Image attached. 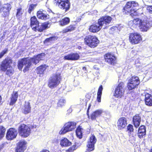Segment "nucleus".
Wrapping results in <instances>:
<instances>
[{
	"label": "nucleus",
	"instance_id": "obj_1",
	"mask_svg": "<svg viewBox=\"0 0 152 152\" xmlns=\"http://www.w3.org/2000/svg\"><path fill=\"white\" fill-rule=\"evenodd\" d=\"M45 56V53H42L30 58H24L18 61V68L20 70H21L23 66H25L23 71L24 72H26L29 69L32 63L36 64L40 60H43Z\"/></svg>",
	"mask_w": 152,
	"mask_h": 152
},
{
	"label": "nucleus",
	"instance_id": "obj_2",
	"mask_svg": "<svg viewBox=\"0 0 152 152\" xmlns=\"http://www.w3.org/2000/svg\"><path fill=\"white\" fill-rule=\"evenodd\" d=\"M112 18L110 16H106L101 18L98 20V23L91 25L89 31L93 33L97 32L99 31L102 26L104 28H106L111 23Z\"/></svg>",
	"mask_w": 152,
	"mask_h": 152
},
{
	"label": "nucleus",
	"instance_id": "obj_3",
	"mask_svg": "<svg viewBox=\"0 0 152 152\" xmlns=\"http://www.w3.org/2000/svg\"><path fill=\"white\" fill-rule=\"evenodd\" d=\"M128 24L130 26H138L142 31H146L152 26V22L137 18L129 21Z\"/></svg>",
	"mask_w": 152,
	"mask_h": 152
},
{
	"label": "nucleus",
	"instance_id": "obj_4",
	"mask_svg": "<svg viewBox=\"0 0 152 152\" xmlns=\"http://www.w3.org/2000/svg\"><path fill=\"white\" fill-rule=\"evenodd\" d=\"M138 7L137 3L135 1L128 2L124 8L123 12L127 14H129L131 16L138 15L137 9Z\"/></svg>",
	"mask_w": 152,
	"mask_h": 152
},
{
	"label": "nucleus",
	"instance_id": "obj_5",
	"mask_svg": "<svg viewBox=\"0 0 152 152\" xmlns=\"http://www.w3.org/2000/svg\"><path fill=\"white\" fill-rule=\"evenodd\" d=\"M85 43L91 48L96 47L99 43V41L95 36L88 35L84 38Z\"/></svg>",
	"mask_w": 152,
	"mask_h": 152
},
{
	"label": "nucleus",
	"instance_id": "obj_6",
	"mask_svg": "<svg viewBox=\"0 0 152 152\" xmlns=\"http://www.w3.org/2000/svg\"><path fill=\"white\" fill-rule=\"evenodd\" d=\"M54 4L65 12L69 9L70 6V3L69 0H54Z\"/></svg>",
	"mask_w": 152,
	"mask_h": 152
},
{
	"label": "nucleus",
	"instance_id": "obj_7",
	"mask_svg": "<svg viewBox=\"0 0 152 152\" xmlns=\"http://www.w3.org/2000/svg\"><path fill=\"white\" fill-rule=\"evenodd\" d=\"M76 123L74 122L66 123L59 132V134H64L67 132L72 131L76 128Z\"/></svg>",
	"mask_w": 152,
	"mask_h": 152
},
{
	"label": "nucleus",
	"instance_id": "obj_8",
	"mask_svg": "<svg viewBox=\"0 0 152 152\" xmlns=\"http://www.w3.org/2000/svg\"><path fill=\"white\" fill-rule=\"evenodd\" d=\"M60 80V75L56 74L53 75L49 79L48 84V86L51 88L56 87L59 84Z\"/></svg>",
	"mask_w": 152,
	"mask_h": 152
},
{
	"label": "nucleus",
	"instance_id": "obj_9",
	"mask_svg": "<svg viewBox=\"0 0 152 152\" xmlns=\"http://www.w3.org/2000/svg\"><path fill=\"white\" fill-rule=\"evenodd\" d=\"M18 131L20 136L24 138L28 136L31 132L30 128L25 124H22L20 126Z\"/></svg>",
	"mask_w": 152,
	"mask_h": 152
},
{
	"label": "nucleus",
	"instance_id": "obj_10",
	"mask_svg": "<svg viewBox=\"0 0 152 152\" xmlns=\"http://www.w3.org/2000/svg\"><path fill=\"white\" fill-rule=\"evenodd\" d=\"M123 83H120L115 88L114 96L115 97L121 98L124 96V89Z\"/></svg>",
	"mask_w": 152,
	"mask_h": 152
},
{
	"label": "nucleus",
	"instance_id": "obj_11",
	"mask_svg": "<svg viewBox=\"0 0 152 152\" xmlns=\"http://www.w3.org/2000/svg\"><path fill=\"white\" fill-rule=\"evenodd\" d=\"M142 39L141 36L138 33H131L130 34L129 40L132 44H136L140 43Z\"/></svg>",
	"mask_w": 152,
	"mask_h": 152
},
{
	"label": "nucleus",
	"instance_id": "obj_12",
	"mask_svg": "<svg viewBox=\"0 0 152 152\" xmlns=\"http://www.w3.org/2000/svg\"><path fill=\"white\" fill-rule=\"evenodd\" d=\"M97 141V139L94 135H91L88 141L87 146V150L89 152L93 151L94 149V145Z\"/></svg>",
	"mask_w": 152,
	"mask_h": 152
},
{
	"label": "nucleus",
	"instance_id": "obj_13",
	"mask_svg": "<svg viewBox=\"0 0 152 152\" xmlns=\"http://www.w3.org/2000/svg\"><path fill=\"white\" fill-rule=\"evenodd\" d=\"M140 81L139 77L137 76H133L129 80L128 87L129 89L132 90L135 88L140 84Z\"/></svg>",
	"mask_w": 152,
	"mask_h": 152
},
{
	"label": "nucleus",
	"instance_id": "obj_14",
	"mask_svg": "<svg viewBox=\"0 0 152 152\" xmlns=\"http://www.w3.org/2000/svg\"><path fill=\"white\" fill-rule=\"evenodd\" d=\"M27 142L25 140H20L16 144V152H24L27 147Z\"/></svg>",
	"mask_w": 152,
	"mask_h": 152
},
{
	"label": "nucleus",
	"instance_id": "obj_15",
	"mask_svg": "<svg viewBox=\"0 0 152 152\" xmlns=\"http://www.w3.org/2000/svg\"><path fill=\"white\" fill-rule=\"evenodd\" d=\"M17 134V132L15 129L10 128L8 130L7 133V139L8 140H12L16 137Z\"/></svg>",
	"mask_w": 152,
	"mask_h": 152
},
{
	"label": "nucleus",
	"instance_id": "obj_16",
	"mask_svg": "<svg viewBox=\"0 0 152 152\" xmlns=\"http://www.w3.org/2000/svg\"><path fill=\"white\" fill-rule=\"evenodd\" d=\"M12 61L10 59H5L3 61L0 66V68L2 71H5L6 69L11 66Z\"/></svg>",
	"mask_w": 152,
	"mask_h": 152
},
{
	"label": "nucleus",
	"instance_id": "obj_17",
	"mask_svg": "<svg viewBox=\"0 0 152 152\" xmlns=\"http://www.w3.org/2000/svg\"><path fill=\"white\" fill-rule=\"evenodd\" d=\"M127 124V120L125 117H121L120 118L117 122V126L118 129H121L124 128Z\"/></svg>",
	"mask_w": 152,
	"mask_h": 152
},
{
	"label": "nucleus",
	"instance_id": "obj_18",
	"mask_svg": "<svg viewBox=\"0 0 152 152\" xmlns=\"http://www.w3.org/2000/svg\"><path fill=\"white\" fill-rule=\"evenodd\" d=\"M104 58L105 61L111 64L115 63L116 58L113 55L110 53H107L104 55Z\"/></svg>",
	"mask_w": 152,
	"mask_h": 152
},
{
	"label": "nucleus",
	"instance_id": "obj_19",
	"mask_svg": "<svg viewBox=\"0 0 152 152\" xmlns=\"http://www.w3.org/2000/svg\"><path fill=\"white\" fill-rule=\"evenodd\" d=\"M141 121V116L140 114H136L133 118V122L134 126L137 128L140 125Z\"/></svg>",
	"mask_w": 152,
	"mask_h": 152
},
{
	"label": "nucleus",
	"instance_id": "obj_20",
	"mask_svg": "<svg viewBox=\"0 0 152 152\" xmlns=\"http://www.w3.org/2000/svg\"><path fill=\"white\" fill-rule=\"evenodd\" d=\"M79 58V55L77 53H73L65 56L64 58L65 60H75Z\"/></svg>",
	"mask_w": 152,
	"mask_h": 152
},
{
	"label": "nucleus",
	"instance_id": "obj_21",
	"mask_svg": "<svg viewBox=\"0 0 152 152\" xmlns=\"http://www.w3.org/2000/svg\"><path fill=\"white\" fill-rule=\"evenodd\" d=\"M31 26L32 29L34 31L37 30V26L39 23L36 18L35 16L32 17L30 19Z\"/></svg>",
	"mask_w": 152,
	"mask_h": 152
},
{
	"label": "nucleus",
	"instance_id": "obj_22",
	"mask_svg": "<svg viewBox=\"0 0 152 152\" xmlns=\"http://www.w3.org/2000/svg\"><path fill=\"white\" fill-rule=\"evenodd\" d=\"M103 112L102 110H97L93 112L91 115V118L93 120H95L96 118L100 117Z\"/></svg>",
	"mask_w": 152,
	"mask_h": 152
},
{
	"label": "nucleus",
	"instance_id": "obj_23",
	"mask_svg": "<svg viewBox=\"0 0 152 152\" xmlns=\"http://www.w3.org/2000/svg\"><path fill=\"white\" fill-rule=\"evenodd\" d=\"M23 113L25 114L31 112V107L29 102H25L23 107Z\"/></svg>",
	"mask_w": 152,
	"mask_h": 152
},
{
	"label": "nucleus",
	"instance_id": "obj_24",
	"mask_svg": "<svg viewBox=\"0 0 152 152\" xmlns=\"http://www.w3.org/2000/svg\"><path fill=\"white\" fill-rule=\"evenodd\" d=\"M145 97L146 104L149 106H152V95L147 93L145 94Z\"/></svg>",
	"mask_w": 152,
	"mask_h": 152
},
{
	"label": "nucleus",
	"instance_id": "obj_25",
	"mask_svg": "<svg viewBox=\"0 0 152 152\" xmlns=\"http://www.w3.org/2000/svg\"><path fill=\"white\" fill-rule=\"evenodd\" d=\"M37 17L39 19L45 20H46L49 18V16L48 14L44 13L40 11L37 12Z\"/></svg>",
	"mask_w": 152,
	"mask_h": 152
},
{
	"label": "nucleus",
	"instance_id": "obj_26",
	"mask_svg": "<svg viewBox=\"0 0 152 152\" xmlns=\"http://www.w3.org/2000/svg\"><path fill=\"white\" fill-rule=\"evenodd\" d=\"M48 23H39L37 26V30L39 32H42L48 27Z\"/></svg>",
	"mask_w": 152,
	"mask_h": 152
},
{
	"label": "nucleus",
	"instance_id": "obj_27",
	"mask_svg": "<svg viewBox=\"0 0 152 152\" xmlns=\"http://www.w3.org/2000/svg\"><path fill=\"white\" fill-rule=\"evenodd\" d=\"M18 96V94L17 92H13L12 94L11 97V101L10 103V105H13L16 102Z\"/></svg>",
	"mask_w": 152,
	"mask_h": 152
},
{
	"label": "nucleus",
	"instance_id": "obj_28",
	"mask_svg": "<svg viewBox=\"0 0 152 152\" xmlns=\"http://www.w3.org/2000/svg\"><path fill=\"white\" fill-rule=\"evenodd\" d=\"M71 145V142L66 138H64L60 141V145L61 146L68 147Z\"/></svg>",
	"mask_w": 152,
	"mask_h": 152
},
{
	"label": "nucleus",
	"instance_id": "obj_29",
	"mask_svg": "<svg viewBox=\"0 0 152 152\" xmlns=\"http://www.w3.org/2000/svg\"><path fill=\"white\" fill-rule=\"evenodd\" d=\"M70 22L69 18H65L60 20L59 22L60 25L64 26L68 24Z\"/></svg>",
	"mask_w": 152,
	"mask_h": 152
},
{
	"label": "nucleus",
	"instance_id": "obj_30",
	"mask_svg": "<svg viewBox=\"0 0 152 152\" xmlns=\"http://www.w3.org/2000/svg\"><path fill=\"white\" fill-rule=\"evenodd\" d=\"M47 66L45 65L40 66L37 69L38 73L40 74H42L46 70Z\"/></svg>",
	"mask_w": 152,
	"mask_h": 152
},
{
	"label": "nucleus",
	"instance_id": "obj_31",
	"mask_svg": "<svg viewBox=\"0 0 152 152\" xmlns=\"http://www.w3.org/2000/svg\"><path fill=\"white\" fill-rule=\"evenodd\" d=\"M58 39L57 36H54L51 37L49 38H47L44 41V43H51L52 42Z\"/></svg>",
	"mask_w": 152,
	"mask_h": 152
},
{
	"label": "nucleus",
	"instance_id": "obj_32",
	"mask_svg": "<svg viewBox=\"0 0 152 152\" xmlns=\"http://www.w3.org/2000/svg\"><path fill=\"white\" fill-rule=\"evenodd\" d=\"M82 129L80 126H79L77 128L76 131V135L79 139H81L82 137Z\"/></svg>",
	"mask_w": 152,
	"mask_h": 152
},
{
	"label": "nucleus",
	"instance_id": "obj_33",
	"mask_svg": "<svg viewBox=\"0 0 152 152\" xmlns=\"http://www.w3.org/2000/svg\"><path fill=\"white\" fill-rule=\"evenodd\" d=\"M66 103V100L63 98L60 99L57 103V105L58 107H62L64 106Z\"/></svg>",
	"mask_w": 152,
	"mask_h": 152
},
{
	"label": "nucleus",
	"instance_id": "obj_34",
	"mask_svg": "<svg viewBox=\"0 0 152 152\" xmlns=\"http://www.w3.org/2000/svg\"><path fill=\"white\" fill-rule=\"evenodd\" d=\"M75 28V27L74 25H71L65 29H64L63 31V33H66L67 32L73 31L74 30Z\"/></svg>",
	"mask_w": 152,
	"mask_h": 152
},
{
	"label": "nucleus",
	"instance_id": "obj_35",
	"mask_svg": "<svg viewBox=\"0 0 152 152\" xmlns=\"http://www.w3.org/2000/svg\"><path fill=\"white\" fill-rule=\"evenodd\" d=\"M2 10L10 11L11 8V6L10 4H5L2 7Z\"/></svg>",
	"mask_w": 152,
	"mask_h": 152
},
{
	"label": "nucleus",
	"instance_id": "obj_36",
	"mask_svg": "<svg viewBox=\"0 0 152 152\" xmlns=\"http://www.w3.org/2000/svg\"><path fill=\"white\" fill-rule=\"evenodd\" d=\"M5 131V129L4 127L0 126V139L4 136Z\"/></svg>",
	"mask_w": 152,
	"mask_h": 152
},
{
	"label": "nucleus",
	"instance_id": "obj_37",
	"mask_svg": "<svg viewBox=\"0 0 152 152\" xmlns=\"http://www.w3.org/2000/svg\"><path fill=\"white\" fill-rule=\"evenodd\" d=\"M6 74L9 76L12 75L13 73L14 70L13 68L11 66L6 69Z\"/></svg>",
	"mask_w": 152,
	"mask_h": 152
},
{
	"label": "nucleus",
	"instance_id": "obj_38",
	"mask_svg": "<svg viewBox=\"0 0 152 152\" xmlns=\"http://www.w3.org/2000/svg\"><path fill=\"white\" fill-rule=\"evenodd\" d=\"M133 126L131 124H129L127 127V131H128L129 134H132V133L133 132L134 129H133Z\"/></svg>",
	"mask_w": 152,
	"mask_h": 152
},
{
	"label": "nucleus",
	"instance_id": "obj_39",
	"mask_svg": "<svg viewBox=\"0 0 152 152\" xmlns=\"http://www.w3.org/2000/svg\"><path fill=\"white\" fill-rule=\"evenodd\" d=\"M77 148L76 145H74L70 147L68 150H66V152H72Z\"/></svg>",
	"mask_w": 152,
	"mask_h": 152
},
{
	"label": "nucleus",
	"instance_id": "obj_40",
	"mask_svg": "<svg viewBox=\"0 0 152 152\" xmlns=\"http://www.w3.org/2000/svg\"><path fill=\"white\" fill-rule=\"evenodd\" d=\"M138 131L139 132H140L144 133L145 134L146 130L145 126H144L142 125L140 126L139 129Z\"/></svg>",
	"mask_w": 152,
	"mask_h": 152
},
{
	"label": "nucleus",
	"instance_id": "obj_41",
	"mask_svg": "<svg viewBox=\"0 0 152 152\" xmlns=\"http://www.w3.org/2000/svg\"><path fill=\"white\" fill-rule=\"evenodd\" d=\"M22 14V9L21 8H19L17 10L16 16L18 17L20 16Z\"/></svg>",
	"mask_w": 152,
	"mask_h": 152
},
{
	"label": "nucleus",
	"instance_id": "obj_42",
	"mask_svg": "<svg viewBox=\"0 0 152 152\" xmlns=\"http://www.w3.org/2000/svg\"><path fill=\"white\" fill-rule=\"evenodd\" d=\"M3 11V13L2 14V15L4 17H7L8 16L9 14V11Z\"/></svg>",
	"mask_w": 152,
	"mask_h": 152
},
{
	"label": "nucleus",
	"instance_id": "obj_43",
	"mask_svg": "<svg viewBox=\"0 0 152 152\" xmlns=\"http://www.w3.org/2000/svg\"><path fill=\"white\" fill-rule=\"evenodd\" d=\"M7 50L6 49L3 50L1 53H0V58H1L7 52Z\"/></svg>",
	"mask_w": 152,
	"mask_h": 152
},
{
	"label": "nucleus",
	"instance_id": "obj_44",
	"mask_svg": "<svg viewBox=\"0 0 152 152\" xmlns=\"http://www.w3.org/2000/svg\"><path fill=\"white\" fill-rule=\"evenodd\" d=\"M102 94H99L97 93V101L99 102H101V97Z\"/></svg>",
	"mask_w": 152,
	"mask_h": 152
},
{
	"label": "nucleus",
	"instance_id": "obj_45",
	"mask_svg": "<svg viewBox=\"0 0 152 152\" xmlns=\"http://www.w3.org/2000/svg\"><path fill=\"white\" fill-rule=\"evenodd\" d=\"M103 90V88L102 86H100L98 89L97 93L99 94H102V92Z\"/></svg>",
	"mask_w": 152,
	"mask_h": 152
},
{
	"label": "nucleus",
	"instance_id": "obj_46",
	"mask_svg": "<svg viewBox=\"0 0 152 152\" xmlns=\"http://www.w3.org/2000/svg\"><path fill=\"white\" fill-rule=\"evenodd\" d=\"M138 136L140 138L142 137L143 136L145 135V134L143 133L140 132H139L138 131Z\"/></svg>",
	"mask_w": 152,
	"mask_h": 152
},
{
	"label": "nucleus",
	"instance_id": "obj_47",
	"mask_svg": "<svg viewBox=\"0 0 152 152\" xmlns=\"http://www.w3.org/2000/svg\"><path fill=\"white\" fill-rule=\"evenodd\" d=\"M147 75L149 76L150 77H152V70H150L147 73Z\"/></svg>",
	"mask_w": 152,
	"mask_h": 152
},
{
	"label": "nucleus",
	"instance_id": "obj_48",
	"mask_svg": "<svg viewBox=\"0 0 152 152\" xmlns=\"http://www.w3.org/2000/svg\"><path fill=\"white\" fill-rule=\"evenodd\" d=\"M147 10L150 13H152V6H148L147 8Z\"/></svg>",
	"mask_w": 152,
	"mask_h": 152
},
{
	"label": "nucleus",
	"instance_id": "obj_49",
	"mask_svg": "<svg viewBox=\"0 0 152 152\" xmlns=\"http://www.w3.org/2000/svg\"><path fill=\"white\" fill-rule=\"evenodd\" d=\"M34 6V5H31L29 7L28 9V12L29 13H30L31 10H32L33 7Z\"/></svg>",
	"mask_w": 152,
	"mask_h": 152
},
{
	"label": "nucleus",
	"instance_id": "obj_50",
	"mask_svg": "<svg viewBox=\"0 0 152 152\" xmlns=\"http://www.w3.org/2000/svg\"><path fill=\"white\" fill-rule=\"evenodd\" d=\"M129 61H130L131 62H133V64L136 63L135 60V58H134L130 59H129Z\"/></svg>",
	"mask_w": 152,
	"mask_h": 152
},
{
	"label": "nucleus",
	"instance_id": "obj_51",
	"mask_svg": "<svg viewBox=\"0 0 152 152\" xmlns=\"http://www.w3.org/2000/svg\"><path fill=\"white\" fill-rule=\"evenodd\" d=\"M92 15H97V10H94L93 12H92Z\"/></svg>",
	"mask_w": 152,
	"mask_h": 152
},
{
	"label": "nucleus",
	"instance_id": "obj_52",
	"mask_svg": "<svg viewBox=\"0 0 152 152\" xmlns=\"http://www.w3.org/2000/svg\"><path fill=\"white\" fill-rule=\"evenodd\" d=\"M40 152H50V151L46 149H43Z\"/></svg>",
	"mask_w": 152,
	"mask_h": 152
},
{
	"label": "nucleus",
	"instance_id": "obj_53",
	"mask_svg": "<svg viewBox=\"0 0 152 152\" xmlns=\"http://www.w3.org/2000/svg\"><path fill=\"white\" fill-rule=\"evenodd\" d=\"M2 98L0 95V105L2 104Z\"/></svg>",
	"mask_w": 152,
	"mask_h": 152
},
{
	"label": "nucleus",
	"instance_id": "obj_54",
	"mask_svg": "<svg viewBox=\"0 0 152 152\" xmlns=\"http://www.w3.org/2000/svg\"><path fill=\"white\" fill-rule=\"evenodd\" d=\"M2 9V8L1 6V3L0 2V12H1Z\"/></svg>",
	"mask_w": 152,
	"mask_h": 152
},
{
	"label": "nucleus",
	"instance_id": "obj_55",
	"mask_svg": "<svg viewBox=\"0 0 152 152\" xmlns=\"http://www.w3.org/2000/svg\"><path fill=\"white\" fill-rule=\"evenodd\" d=\"M91 106V105H90V104H89V105L88 106V110H87V114H88V111H89V110L90 108V107Z\"/></svg>",
	"mask_w": 152,
	"mask_h": 152
},
{
	"label": "nucleus",
	"instance_id": "obj_56",
	"mask_svg": "<svg viewBox=\"0 0 152 152\" xmlns=\"http://www.w3.org/2000/svg\"><path fill=\"white\" fill-rule=\"evenodd\" d=\"M36 125H34L33 126H32L31 127L32 128H36Z\"/></svg>",
	"mask_w": 152,
	"mask_h": 152
},
{
	"label": "nucleus",
	"instance_id": "obj_57",
	"mask_svg": "<svg viewBox=\"0 0 152 152\" xmlns=\"http://www.w3.org/2000/svg\"><path fill=\"white\" fill-rule=\"evenodd\" d=\"M83 69L84 71H86V68L85 67H83Z\"/></svg>",
	"mask_w": 152,
	"mask_h": 152
},
{
	"label": "nucleus",
	"instance_id": "obj_58",
	"mask_svg": "<svg viewBox=\"0 0 152 152\" xmlns=\"http://www.w3.org/2000/svg\"><path fill=\"white\" fill-rule=\"evenodd\" d=\"M147 1L152 3V0H146Z\"/></svg>",
	"mask_w": 152,
	"mask_h": 152
},
{
	"label": "nucleus",
	"instance_id": "obj_59",
	"mask_svg": "<svg viewBox=\"0 0 152 152\" xmlns=\"http://www.w3.org/2000/svg\"><path fill=\"white\" fill-rule=\"evenodd\" d=\"M78 49H80L81 48V47L80 46H79L78 47Z\"/></svg>",
	"mask_w": 152,
	"mask_h": 152
},
{
	"label": "nucleus",
	"instance_id": "obj_60",
	"mask_svg": "<svg viewBox=\"0 0 152 152\" xmlns=\"http://www.w3.org/2000/svg\"><path fill=\"white\" fill-rule=\"evenodd\" d=\"M150 152H152V148H151L150 150Z\"/></svg>",
	"mask_w": 152,
	"mask_h": 152
},
{
	"label": "nucleus",
	"instance_id": "obj_61",
	"mask_svg": "<svg viewBox=\"0 0 152 152\" xmlns=\"http://www.w3.org/2000/svg\"><path fill=\"white\" fill-rule=\"evenodd\" d=\"M115 27H112V28H115Z\"/></svg>",
	"mask_w": 152,
	"mask_h": 152
}]
</instances>
